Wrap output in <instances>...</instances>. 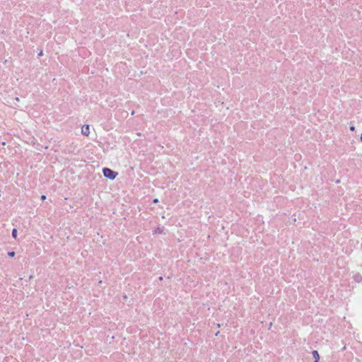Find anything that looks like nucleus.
Listing matches in <instances>:
<instances>
[{
	"mask_svg": "<svg viewBox=\"0 0 362 362\" xmlns=\"http://www.w3.org/2000/svg\"><path fill=\"white\" fill-rule=\"evenodd\" d=\"M354 280L357 282L360 283L362 281V276L359 273H356L353 276Z\"/></svg>",
	"mask_w": 362,
	"mask_h": 362,
	"instance_id": "obj_3",
	"label": "nucleus"
},
{
	"mask_svg": "<svg viewBox=\"0 0 362 362\" xmlns=\"http://www.w3.org/2000/svg\"><path fill=\"white\" fill-rule=\"evenodd\" d=\"M81 134L86 136L90 134V126L88 124H84L82 126Z\"/></svg>",
	"mask_w": 362,
	"mask_h": 362,
	"instance_id": "obj_2",
	"label": "nucleus"
},
{
	"mask_svg": "<svg viewBox=\"0 0 362 362\" xmlns=\"http://www.w3.org/2000/svg\"><path fill=\"white\" fill-rule=\"evenodd\" d=\"M361 141H362V133H361Z\"/></svg>",
	"mask_w": 362,
	"mask_h": 362,
	"instance_id": "obj_13",
	"label": "nucleus"
},
{
	"mask_svg": "<svg viewBox=\"0 0 362 362\" xmlns=\"http://www.w3.org/2000/svg\"><path fill=\"white\" fill-rule=\"evenodd\" d=\"M8 255L11 257H13L15 256V252H8Z\"/></svg>",
	"mask_w": 362,
	"mask_h": 362,
	"instance_id": "obj_7",
	"label": "nucleus"
},
{
	"mask_svg": "<svg viewBox=\"0 0 362 362\" xmlns=\"http://www.w3.org/2000/svg\"><path fill=\"white\" fill-rule=\"evenodd\" d=\"M103 175L111 180H113L116 178L118 173L115 171H113L112 170L105 168L103 170Z\"/></svg>",
	"mask_w": 362,
	"mask_h": 362,
	"instance_id": "obj_1",
	"label": "nucleus"
},
{
	"mask_svg": "<svg viewBox=\"0 0 362 362\" xmlns=\"http://www.w3.org/2000/svg\"><path fill=\"white\" fill-rule=\"evenodd\" d=\"M43 54H42V52L41 51L40 53H39V56H42Z\"/></svg>",
	"mask_w": 362,
	"mask_h": 362,
	"instance_id": "obj_11",
	"label": "nucleus"
},
{
	"mask_svg": "<svg viewBox=\"0 0 362 362\" xmlns=\"http://www.w3.org/2000/svg\"><path fill=\"white\" fill-rule=\"evenodd\" d=\"M312 354H313V357L315 358L314 362H318V361L320 359V355H319L318 352L317 351H313Z\"/></svg>",
	"mask_w": 362,
	"mask_h": 362,
	"instance_id": "obj_4",
	"label": "nucleus"
},
{
	"mask_svg": "<svg viewBox=\"0 0 362 362\" xmlns=\"http://www.w3.org/2000/svg\"><path fill=\"white\" fill-rule=\"evenodd\" d=\"M16 101H19V98H16Z\"/></svg>",
	"mask_w": 362,
	"mask_h": 362,
	"instance_id": "obj_12",
	"label": "nucleus"
},
{
	"mask_svg": "<svg viewBox=\"0 0 362 362\" xmlns=\"http://www.w3.org/2000/svg\"><path fill=\"white\" fill-rule=\"evenodd\" d=\"M163 228L158 227L156 228L153 231V234H163Z\"/></svg>",
	"mask_w": 362,
	"mask_h": 362,
	"instance_id": "obj_5",
	"label": "nucleus"
},
{
	"mask_svg": "<svg viewBox=\"0 0 362 362\" xmlns=\"http://www.w3.org/2000/svg\"><path fill=\"white\" fill-rule=\"evenodd\" d=\"M12 236L14 238H16V237H17V230L16 228H13L12 230Z\"/></svg>",
	"mask_w": 362,
	"mask_h": 362,
	"instance_id": "obj_6",
	"label": "nucleus"
},
{
	"mask_svg": "<svg viewBox=\"0 0 362 362\" xmlns=\"http://www.w3.org/2000/svg\"><path fill=\"white\" fill-rule=\"evenodd\" d=\"M158 199L157 198L153 199V203H158Z\"/></svg>",
	"mask_w": 362,
	"mask_h": 362,
	"instance_id": "obj_10",
	"label": "nucleus"
},
{
	"mask_svg": "<svg viewBox=\"0 0 362 362\" xmlns=\"http://www.w3.org/2000/svg\"><path fill=\"white\" fill-rule=\"evenodd\" d=\"M41 199H42V200H45V199H46V196H45V195H42V196H41Z\"/></svg>",
	"mask_w": 362,
	"mask_h": 362,
	"instance_id": "obj_9",
	"label": "nucleus"
},
{
	"mask_svg": "<svg viewBox=\"0 0 362 362\" xmlns=\"http://www.w3.org/2000/svg\"><path fill=\"white\" fill-rule=\"evenodd\" d=\"M350 130L355 131V127L354 126H351L350 127Z\"/></svg>",
	"mask_w": 362,
	"mask_h": 362,
	"instance_id": "obj_8",
	"label": "nucleus"
}]
</instances>
